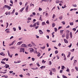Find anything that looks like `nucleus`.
I'll return each instance as SVG.
<instances>
[{"label":"nucleus","mask_w":78,"mask_h":78,"mask_svg":"<svg viewBox=\"0 0 78 78\" xmlns=\"http://www.w3.org/2000/svg\"><path fill=\"white\" fill-rule=\"evenodd\" d=\"M28 20H31V18L30 17H28L27 18Z\"/></svg>","instance_id":"473e14b6"},{"label":"nucleus","mask_w":78,"mask_h":78,"mask_svg":"<svg viewBox=\"0 0 78 78\" xmlns=\"http://www.w3.org/2000/svg\"><path fill=\"white\" fill-rule=\"evenodd\" d=\"M70 25H73V22H71L70 23Z\"/></svg>","instance_id":"72a5a7b5"},{"label":"nucleus","mask_w":78,"mask_h":78,"mask_svg":"<svg viewBox=\"0 0 78 78\" xmlns=\"http://www.w3.org/2000/svg\"><path fill=\"white\" fill-rule=\"evenodd\" d=\"M46 23H47L48 24H49L50 23H49V22L48 21V20L46 22Z\"/></svg>","instance_id":"69168bd1"},{"label":"nucleus","mask_w":78,"mask_h":78,"mask_svg":"<svg viewBox=\"0 0 78 78\" xmlns=\"http://www.w3.org/2000/svg\"><path fill=\"white\" fill-rule=\"evenodd\" d=\"M20 53H22V52L24 53V52H25V49L23 48H21L20 51Z\"/></svg>","instance_id":"f257e3e1"},{"label":"nucleus","mask_w":78,"mask_h":78,"mask_svg":"<svg viewBox=\"0 0 78 78\" xmlns=\"http://www.w3.org/2000/svg\"><path fill=\"white\" fill-rule=\"evenodd\" d=\"M28 8H29V6L28 5H27L26 8V12H28Z\"/></svg>","instance_id":"f8f14e48"},{"label":"nucleus","mask_w":78,"mask_h":78,"mask_svg":"<svg viewBox=\"0 0 78 78\" xmlns=\"http://www.w3.org/2000/svg\"><path fill=\"white\" fill-rule=\"evenodd\" d=\"M62 77L63 78H67V76H65L64 75H62Z\"/></svg>","instance_id":"79ce46f5"},{"label":"nucleus","mask_w":78,"mask_h":78,"mask_svg":"<svg viewBox=\"0 0 78 78\" xmlns=\"http://www.w3.org/2000/svg\"><path fill=\"white\" fill-rule=\"evenodd\" d=\"M56 57L58 59H59V56L58 55H57Z\"/></svg>","instance_id":"5fc2aeb1"},{"label":"nucleus","mask_w":78,"mask_h":78,"mask_svg":"<svg viewBox=\"0 0 78 78\" xmlns=\"http://www.w3.org/2000/svg\"><path fill=\"white\" fill-rule=\"evenodd\" d=\"M3 52H1V53H0V55H1L2 56H5V53H3Z\"/></svg>","instance_id":"ddd939ff"},{"label":"nucleus","mask_w":78,"mask_h":78,"mask_svg":"<svg viewBox=\"0 0 78 78\" xmlns=\"http://www.w3.org/2000/svg\"><path fill=\"white\" fill-rule=\"evenodd\" d=\"M23 42L22 41L19 42L17 43V45H21V44H22Z\"/></svg>","instance_id":"1a4fd4ad"},{"label":"nucleus","mask_w":78,"mask_h":78,"mask_svg":"<svg viewBox=\"0 0 78 78\" xmlns=\"http://www.w3.org/2000/svg\"><path fill=\"white\" fill-rule=\"evenodd\" d=\"M31 44L33 45V46H34V47H36V45L35 44V43H34L33 41H31Z\"/></svg>","instance_id":"423d86ee"},{"label":"nucleus","mask_w":78,"mask_h":78,"mask_svg":"<svg viewBox=\"0 0 78 78\" xmlns=\"http://www.w3.org/2000/svg\"><path fill=\"white\" fill-rule=\"evenodd\" d=\"M39 32L40 34L42 35V34H44V32L41 30H39Z\"/></svg>","instance_id":"f03ea898"},{"label":"nucleus","mask_w":78,"mask_h":78,"mask_svg":"<svg viewBox=\"0 0 78 78\" xmlns=\"http://www.w3.org/2000/svg\"><path fill=\"white\" fill-rule=\"evenodd\" d=\"M69 35H70V38H71V39H72V32H71L69 34Z\"/></svg>","instance_id":"9d476101"},{"label":"nucleus","mask_w":78,"mask_h":78,"mask_svg":"<svg viewBox=\"0 0 78 78\" xmlns=\"http://www.w3.org/2000/svg\"><path fill=\"white\" fill-rule=\"evenodd\" d=\"M6 24H7L6 28H8V25H9V24L8 23H6Z\"/></svg>","instance_id":"a19ab883"},{"label":"nucleus","mask_w":78,"mask_h":78,"mask_svg":"<svg viewBox=\"0 0 78 78\" xmlns=\"http://www.w3.org/2000/svg\"><path fill=\"white\" fill-rule=\"evenodd\" d=\"M52 70L53 72H56V69H55V68H52Z\"/></svg>","instance_id":"2eb2a0df"},{"label":"nucleus","mask_w":78,"mask_h":78,"mask_svg":"<svg viewBox=\"0 0 78 78\" xmlns=\"http://www.w3.org/2000/svg\"><path fill=\"white\" fill-rule=\"evenodd\" d=\"M4 77L5 78H8V75H6V76H5Z\"/></svg>","instance_id":"774afa93"},{"label":"nucleus","mask_w":78,"mask_h":78,"mask_svg":"<svg viewBox=\"0 0 78 78\" xmlns=\"http://www.w3.org/2000/svg\"><path fill=\"white\" fill-rule=\"evenodd\" d=\"M54 30L55 32H57V31H58V29H57L56 28H54Z\"/></svg>","instance_id":"aec40b11"},{"label":"nucleus","mask_w":78,"mask_h":78,"mask_svg":"<svg viewBox=\"0 0 78 78\" xmlns=\"http://www.w3.org/2000/svg\"><path fill=\"white\" fill-rule=\"evenodd\" d=\"M49 75H53L52 73V71H51V70L50 71V73H49Z\"/></svg>","instance_id":"c756f323"},{"label":"nucleus","mask_w":78,"mask_h":78,"mask_svg":"<svg viewBox=\"0 0 78 78\" xmlns=\"http://www.w3.org/2000/svg\"><path fill=\"white\" fill-rule=\"evenodd\" d=\"M3 46H4V47H6V45H5V41H3Z\"/></svg>","instance_id":"a18cd8bd"},{"label":"nucleus","mask_w":78,"mask_h":78,"mask_svg":"<svg viewBox=\"0 0 78 78\" xmlns=\"http://www.w3.org/2000/svg\"><path fill=\"white\" fill-rule=\"evenodd\" d=\"M62 23L63 25H65L66 24V23L64 21L62 22Z\"/></svg>","instance_id":"864d4df0"},{"label":"nucleus","mask_w":78,"mask_h":78,"mask_svg":"<svg viewBox=\"0 0 78 78\" xmlns=\"http://www.w3.org/2000/svg\"><path fill=\"white\" fill-rule=\"evenodd\" d=\"M30 27L31 28H32L33 27H34L33 25L31 24L30 25Z\"/></svg>","instance_id":"bf43d9fd"},{"label":"nucleus","mask_w":78,"mask_h":78,"mask_svg":"<svg viewBox=\"0 0 78 78\" xmlns=\"http://www.w3.org/2000/svg\"><path fill=\"white\" fill-rule=\"evenodd\" d=\"M7 52L8 53V55L9 56L10 58H12V56H11V55H10V53H9V50L7 51Z\"/></svg>","instance_id":"0eeeda50"},{"label":"nucleus","mask_w":78,"mask_h":78,"mask_svg":"<svg viewBox=\"0 0 78 78\" xmlns=\"http://www.w3.org/2000/svg\"><path fill=\"white\" fill-rule=\"evenodd\" d=\"M37 25V23H35L33 24V27H36V25Z\"/></svg>","instance_id":"412c9836"},{"label":"nucleus","mask_w":78,"mask_h":78,"mask_svg":"<svg viewBox=\"0 0 78 78\" xmlns=\"http://www.w3.org/2000/svg\"><path fill=\"white\" fill-rule=\"evenodd\" d=\"M24 9L23 8H22L20 10V12H22L23 11V9Z\"/></svg>","instance_id":"a211bd4d"},{"label":"nucleus","mask_w":78,"mask_h":78,"mask_svg":"<svg viewBox=\"0 0 78 78\" xmlns=\"http://www.w3.org/2000/svg\"><path fill=\"white\" fill-rule=\"evenodd\" d=\"M6 66V69H7V68H8V67H9V65L5 64V65Z\"/></svg>","instance_id":"dca6fc26"},{"label":"nucleus","mask_w":78,"mask_h":78,"mask_svg":"<svg viewBox=\"0 0 78 78\" xmlns=\"http://www.w3.org/2000/svg\"><path fill=\"white\" fill-rule=\"evenodd\" d=\"M16 42V40H15L13 41L12 44H9V46H11V45H12L14 44Z\"/></svg>","instance_id":"39448f33"},{"label":"nucleus","mask_w":78,"mask_h":78,"mask_svg":"<svg viewBox=\"0 0 78 78\" xmlns=\"http://www.w3.org/2000/svg\"><path fill=\"white\" fill-rule=\"evenodd\" d=\"M77 62V60H74V63L76 64Z\"/></svg>","instance_id":"c03bdc74"},{"label":"nucleus","mask_w":78,"mask_h":78,"mask_svg":"<svg viewBox=\"0 0 78 78\" xmlns=\"http://www.w3.org/2000/svg\"><path fill=\"white\" fill-rule=\"evenodd\" d=\"M66 39H69V34H66Z\"/></svg>","instance_id":"20e7f679"},{"label":"nucleus","mask_w":78,"mask_h":78,"mask_svg":"<svg viewBox=\"0 0 78 78\" xmlns=\"http://www.w3.org/2000/svg\"><path fill=\"white\" fill-rule=\"evenodd\" d=\"M45 22H42V26H44V25H45Z\"/></svg>","instance_id":"a878e982"},{"label":"nucleus","mask_w":78,"mask_h":78,"mask_svg":"<svg viewBox=\"0 0 78 78\" xmlns=\"http://www.w3.org/2000/svg\"><path fill=\"white\" fill-rule=\"evenodd\" d=\"M1 63H2V64H6V63L5 62H3V61H1Z\"/></svg>","instance_id":"de8ad7c7"},{"label":"nucleus","mask_w":78,"mask_h":78,"mask_svg":"<svg viewBox=\"0 0 78 78\" xmlns=\"http://www.w3.org/2000/svg\"><path fill=\"white\" fill-rule=\"evenodd\" d=\"M62 16H60L59 17V19H60V20H62Z\"/></svg>","instance_id":"393cba45"},{"label":"nucleus","mask_w":78,"mask_h":78,"mask_svg":"<svg viewBox=\"0 0 78 78\" xmlns=\"http://www.w3.org/2000/svg\"><path fill=\"white\" fill-rule=\"evenodd\" d=\"M14 12H15V9H14L13 10L12 12L11 13L12 14L14 13Z\"/></svg>","instance_id":"c85d7f7f"},{"label":"nucleus","mask_w":78,"mask_h":78,"mask_svg":"<svg viewBox=\"0 0 78 78\" xmlns=\"http://www.w3.org/2000/svg\"><path fill=\"white\" fill-rule=\"evenodd\" d=\"M55 54H58V51L56 50L55 51Z\"/></svg>","instance_id":"c9c22d12"},{"label":"nucleus","mask_w":78,"mask_h":78,"mask_svg":"<svg viewBox=\"0 0 78 78\" xmlns=\"http://www.w3.org/2000/svg\"><path fill=\"white\" fill-rule=\"evenodd\" d=\"M32 60L33 61H34V60H35V58H32Z\"/></svg>","instance_id":"e2e57ef3"},{"label":"nucleus","mask_w":78,"mask_h":78,"mask_svg":"<svg viewBox=\"0 0 78 78\" xmlns=\"http://www.w3.org/2000/svg\"><path fill=\"white\" fill-rule=\"evenodd\" d=\"M5 31H6V32L7 33H9L10 32L9 31V29H7L5 30Z\"/></svg>","instance_id":"6e6552de"},{"label":"nucleus","mask_w":78,"mask_h":78,"mask_svg":"<svg viewBox=\"0 0 78 78\" xmlns=\"http://www.w3.org/2000/svg\"><path fill=\"white\" fill-rule=\"evenodd\" d=\"M28 47H33V45H32V44H28Z\"/></svg>","instance_id":"7c9ffc66"},{"label":"nucleus","mask_w":78,"mask_h":78,"mask_svg":"<svg viewBox=\"0 0 78 78\" xmlns=\"http://www.w3.org/2000/svg\"><path fill=\"white\" fill-rule=\"evenodd\" d=\"M66 69H67L66 70V72H70V69H69V68L67 67Z\"/></svg>","instance_id":"6ab92c4d"},{"label":"nucleus","mask_w":78,"mask_h":78,"mask_svg":"<svg viewBox=\"0 0 78 78\" xmlns=\"http://www.w3.org/2000/svg\"><path fill=\"white\" fill-rule=\"evenodd\" d=\"M7 9H11V7L9 6L7 8Z\"/></svg>","instance_id":"680f3d73"},{"label":"nucleus","mask_w":78,"mask_h":78,"mask_svg":"<svg viewBox=\"0 0 78 78\" xmlns=\"http://www.w3.org/2000/svg\"><path fill=\"white\" fill-rule=\"evenodd\" d=\"M32 14L34 16H35V15H36V13H35V12H33Z\"/></svg>","instance_id":"338daca9"},{"label":"nucleus","mask_w":78,"mask_h":78,"mask_svg":"<svg viewBox=\"0 0 78 78\" xmlns=\"http://www.w3.org/2000/svg\"><path fill=\"white\" fill-rule=\"evenodd\" d=\"M37 25H39V22L37 21Z\"/></svg>","instance_id":"4d7b16f0"},{"label":"nucleus","mask_w":78,"mask_h":78,"mask_svg":"<svg viewBox=\"0 0 78 78\" xmlns=\"http://www.w3.org/2000/svg\"><path fill=\"white\" fill-rule=\"evenodd\" d=\"M49 65H51V61H49Z\"/></svg>","instance_id":"0e129e2a"},{"label":"nucleus","mask_w":78,"mask_h":78,"mask_svg":"<svg viewBox=\"0 0 78 78\" xmlns=\"http://www.w3.org/2000/svg\"><path fill=\"white\" fill-rule=\"evenodd\" d=\"M12 29L14 31H16V28L13 27Z\"/></svg>","instance_id":"4c0bfd02"},{"label":"nucleus","mask_w":78,"mask_h":78,"mask_svg":"<svg viewBox=\"0 0 78 78\" xmlns=\"http://www.w3.org/2000/svg\"><path fill=\"white\" fill-rule=\"evenodd\" d=\"M9 6L7 5H5L4 7L5 8H8V7Z\"/></svg>","instance_id":"ea45409f"},{"label":"nucleus","mask_w":78,"mask_h":78,"mask_svg":"<svg viewBox=\"0 0 78 78\" xmlns=\"http://www.w3.org/2000/svg\"><path fill=\"white\" fill-rule=\"evenodd\" d=\"M22 47H27V45L25 44H22Z\"/></svg>","instance_id":"f3484780"},{"label":"nucleus","mask_w":78,"mask_h":78,"mask_svg":"<svg viewBox=\"0 0 78 78\" xmlns=\"http://www.w3.org/2000/svg\"><path fill=\"white\" fill-rule=\"evenodd\" d=\"M38 10L39 11H41L42 10V9L41 8H39L38 9Z\"/></svg>","instance_id":"f704fd0d"},{"label":"nucleus","mask_w":78,"mask_h":78,"mask_svg":"<svg viewBox=\"0 0 78 78\" xmlns=\"http://www.w3.org/2000/svg\"><path fill=\"white\" fill-rule=\"evenodd\" d=\"M37 66H38V67H39L40 66V65H39V63L38 62L37 63Z\"/></svg>","instance_id":"603ef678"},{"label":"nucleus","mask_w":78,"mask_h":78,"mask_svg":"<svg viewBox=\"0 0 78 78\" xmlns=\"http://www.w3.org/2000/svg\"><path fill=\"white\" fill-rule=\"evenodd\" d=\"M73 7H77V5H76V4H73Z\"/></svg>","instance_id":"cd10ccee"},{"label":"nucleus","mask_w":78,"mask_h":78,"mask_svg":"<svg viewBox=\"0 0 78 78\" xmlns=\"http://www.w3.org/2000/svg\"><path fill=\"white\" fill-rule=\"evenodd\" d=\"M55 17H56V15L55 14H53L52 16V18L55 19Z\"/></svg>","instance_id":"2f4dec72"},{"label":"nucleus","mask_w":78,"mask_h":78,"mask_svg":"<svg viewBox=\"0 0 78 78\" xmlns=\"http://www.w3.org/2000/svg\"><path fill=\"white\" fill-rule=\"evenodd\" d=\"M29 50L30 53H32L34 51V49L32 48H30L29 49Z\"/></svg>","instance_id":"7ed1b4c3"},{"label":"nucleus","mask_w":78,"mask_h":78,"mask_svg":"<svg viewBox=\"0 0 78 78\" xmlns=\"http://www.w3.org/2000/svg\"><path fill=\"white\" fill-rule=\"evenodd\" d=\"M46 45L47 47H49V44L48 43H47Z\"/></svg>","instance_id":"052dcab7"},{"label":"nucleus","mask_w":78,"mask_h":78,"mask_svg":"<svg viewBox=\"0 0 78 78\" xmlns=\"http://www.w3.org/2000/svg\"><path fill=\"white\" fill-rule=\"evenodd\" d=\"M73 31H75L76 30V29L75 28H73Z\"/></svg>","instance_id":"6e6d98bb"},{"label":"nucleus","mask_w":78,"mask_h":78,"mask_svg":"<svg viewBox=\"0 0 78 78\" xmlns=\"http://www.w3.org/2000/svg\"><path fill=\"white\" fill-rule=\"evenodd\" d=\"M64 41L65 43H66V44H68V42H69L68 41H67V40L66 39H64Z\"/></svg>","instance_id":"9b49d317"},{"label":"nucleus","mask_w":78,"mask_h":78,"mask_svg":"<svg viewBox=\"0 0 78 78\" xmlns=\"http://www.w3.org/2000/svg\"><path fill=\"white\" fill-rule=\"evenodd\" d=\"M59 1L58 0H57L56 1V3H59Z\"/></svg>","instance_id":"09e8293b"},{"label":"nucleus","mask_w":78,"mask_h":78,"mask_svg":"<svg viewBox=\"0 0 78 78\" xmlns=\"http://www.w3.org/2000/svg\"><path fill=\"white\" fill-rule=\"evenodd\" d=\"M46 62L44 61V60H43L42 61V63H43V64H44V63H45Z\"/></svg>","instance_id":"37998d69"},{"label":"nucleus","mask_w":78,"mask_h":78,"mask_svg":"<svg viewBox=\"0 0 78 78\" xmlns=\"http://www.w3.org/2000/svg\"><path fill=\"white\" fill-rule=\"evenodd\" d=\"M10 2L11 3H12V4H13V1H12V0H10Z\"/></svg>","instance_id":"13d9d810"},{"label":"nucleus","mask_w":78,"mask_h":78,"mask_svg":"<svg viewBox=\"0 0 78 78\" xmlns=\"http://www.w3.org/2000/svg\"><path fill=\"white\" fill-rule=\"evenodd\" d=\"M37 54H38V55H37V56L38 57H39V56H41V53H39V52H37Z\"/></svg>","instance_id":"4468645a"},{"label":"nucleus","mask_w":78,"mask_h":78,"mask_svg":"<svg viewBox=\"0 0 78 78\" xmlns=\"http://www.w3.org/2000/svg\"><path fill=\"white\" fill-rule=\"evenodd\" d=\"M52 27H55V23H53L52 24Z\"/></svg>","instance_id":"bb28decb"},{"label":"nucleus","mask_w":78,"mask_h":78,"mask_svg":"<svg viewBox=\"0 0 78 78\" xmlns=\"http://www.w3.org/2000/svg\"><path fill=\"white\" fill-rule=\"evenodd\" d=\"M75 69L76 71H78V68L77 67H75Z\"/></svg>","instance_id":"49530a36"},{"label":"nucleus","mask_w":78,"mask_h":78,"mask_svg":"<svg viewBox=\"0 0 78 78\" xmlns=\"http://www.w3.org/2000/svg\"><path fill=\"white\" fill-rule=\"evenodd\" d=\"M37 52H37V51L36 50H34V54H37Z\"/></svg>","instance_id":"4be33fe9"},{"label":"nucleus","mask_w":78,"mask_h":78,"mask_svg":"<svg viewBox=\"0 0 78 78\" xmlns=\"http://www.w3.org/2000/svg\"><path fill=\"white\" fill-rule=\"evenodd\" d=\"M72 43H70V44L68 46V47H69V48H70L72 47Z\"/></svg>","instance_id":"8fccbe9b"},{"label":"nucleus","mask_w":78,"mask_h":78,"mask_svg":"<svg viewBox=\"0 0 78 78\" xmlns=\"http://www.w3.org/2000/svg\"><path fill=\"white\" fill-rule=\"evenodd\" d=\"M75 71V70L73 69H71V72H74V71Z\"/></svg>","instance_id":"58836bf2"},{"label":"nucleus","mask_w":78,"mask_h":78,"mask_svg":"<svg viewBox=\"0 0 78 78\" xmlns=\"http://www.w3.org/2000/svg\"><path fill=\"white\" fill-rule=\"evenodd\" d=\"M39 20H41V22L42 21V18L41 17V16L40 17V18L39 19Z\"/></svg>","instance_id":"3c124183"},{"label":"nucleus","mask_w":78,"mask_h":78,"mask_svg":"<svg viewBox=\"0 0 78 78\" xmlns=\"http://www.w3.org/2000/svg\"><path fill=\"white\" fill-rule=\"evenodd\" d=\"M45 46H44L43 47H41L40 48L41 49H42V50H44L45 49Z\"/></svg>","instance_id":"5701e85b"},{"label":"nucleus","mask_w":78,"mask_h":78,"mask_svg":"<svg viewBox=\"0 0 78 78\" xmlns=\"http://www.w3.org/2000/svg\"><path fill=\"white\" fill-rule=\"evenodd\" d=\"M62 70H64V66H62Z\"/></svg>","instance_id":"e433bc0d"},{"label":"nucleus","mask_w":78,"mask_h":78,"mask_svg":"<svg viewBox=\"0 0 78 78\" xmlns=\"http://www.w3.org/2000/svg\"><path fill=\"white\" fill-rule=\"evenodd\" d=\"M63 31H64V30H61L60 31V32L61 33V34H62V33H63Z\"/></svg>","instance_id":"b1692460"}]
</instances>
